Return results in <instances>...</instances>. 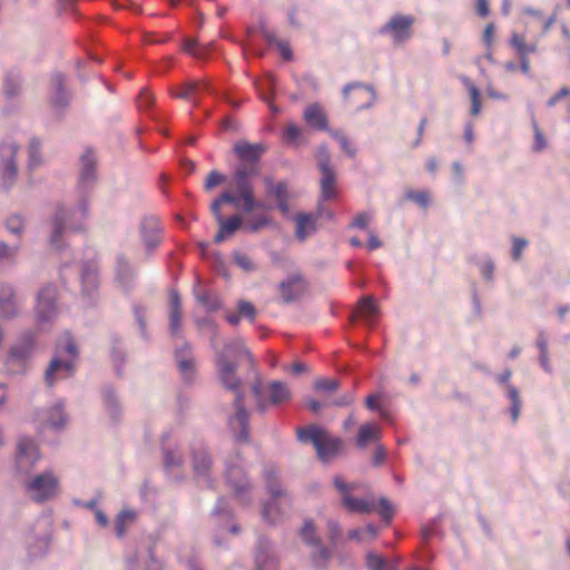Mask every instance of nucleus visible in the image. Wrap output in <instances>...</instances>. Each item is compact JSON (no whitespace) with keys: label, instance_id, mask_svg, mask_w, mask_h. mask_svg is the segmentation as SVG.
<instances>
[{"label":"nucleus","instance_id":"69168bd1","mask_svg":"<svg viewBox=\"0 0 570 570\" xmlns=\"http://www.w3.org/2000/svg\"><path fill=\"white\" fill-rule=\"evenodd\" d=\"M334 137L337 139L343 151H345L350 157L355 156V149L353 148L346 136L336 132Z\"/></svg>","mask_w":570,"mask_h":570},{"label":"nucleus","instance_id":"680f3d73","mask_svg":"<svg viewBox=\"0 0 570 570\" xmlns=\"http://www.w3.org/2000/svg\"><path fill=\"white\" fill-rule=\"evenodd\" d=\"M533 129H534V145H533V149L535 151H541L543 150L546 147H547V140L542 134V131L540 130L538 124L535 120H533Z\"/></svg>","mask_w":570,"mask_h":570},{"label":"nucleus","instance_id":"bb28decb","mask_svg":"<svg viewBox=\"0 0 570 570\" xmlns=\"http://www.w3.org/2000/svg\"><path fill=\"white\" fill-rule=\"evenodd\" d=\"M40 422L43 428L59 429L66 423V415L62 404H56L40 415Z\"/></svg>","mask_w":570,"mask_h":570},{"label":"nucleus","instance_id":"8fccbe9b","mask_svg":"<svg viewBox=\"0 0 570 570\" xmlns=\"http://www.w3.org/2000/svg\"><path fill=\"white\" fill-rule=\"evenodd\" d=\"M196 299L208 311H217L222 306L219 299L216 296L210 295L209 293L196 294Z\"/></svg>","mask_w":570,"mask_h":570},{"label":"nucleus","instance_id":"5701e85b","mask_svg":"<svg viewBox=\"0 0 570 570\" xmlns=\"http://www.w3.org/2000/svg\"><path fill=\"white\" fill-rule=\"evenodd\" d=\"M181 301L176 291L169 294V328L173 335H177L181 326Z\"/></svg>","mask_w":570,"mask_h":570},{"label":"nucleus","instance_id":"412c9836","mask_svg":"<svg viewBox=\"0 0 570 570\" xmlns=\"http://www.w3.org/2000/svg\"><path fill=\"white\" fill-rule=\"evenodd\" d=\"M235 154L242 159L243 164L256 165L264 153V147L259 144H250L246 140H239L234 147Z\"/></svg>","mask_w":570,"mask_h":570},{"label":"nucleus","instance_id":"a18cd8bd","mask_svg":"<svg viewBox=\"0 0 570 570\" xmlns=\"http://www.w3.org/2000/svg\"><path fill=\"white\" fill-rule=\"evenodd\" d=\"M314 390L317 392H323L326 394H331L337 391L340 387V382L335 379H323L320 377L314 382Z\"/></svg>","mask_w":570,"mask_h":570},{"label":"nucleus","instance_id":"a211bd4d","mask_svg":"<svg viewBox=\"0 0 570 570\" xmlns=\"http://www.w3.org/2000/svg\"><path fill=\"white\" fill-rule=\"evenodd\" d=\"M266 195L275 199L278 209L287 215L289 213L287 185L284 181L277 184L271 177L264 178Z\"/></svg>","mask_w":570,"mask_h":570},{"label":"nucleus","instance_id":"6e6d98bb","mask_svg":"<svg viewBox=\"0 0 570 570\" xmlns=\"http://www.w3.org/2000/svg\"><path fill=\"white\" fill-rule=\"evenodd\" d=\"M20 81L18 75H8L4 81V91L11 97L16 95L19 90Z\"/></svg>","mask_w":570,"mask_h":570},{"label":"nucleus","instance_id":"6ab92c4d","mask_svg":"<svg viewBox=\"0 0 570 570\" xmlns=\"http://www.w3.org/2000/svg\"><path fill=\"white\" fill-rule=\"evenodd\" d=\"M140 233L148 250L157 247L161 242V227L156 217H146L140 225Z\"/></svg>","mask_w":570,"mask_h":570},{"label":"nucleus","instance_id":"2eb2a0df","mask_svg":"<svg viewBox=\"0 0 570 570\" xmlns=\"http://www.w3.org/2000/svg\"><path fill=\"white\" fill-rule=\"evenodd\" d=\"M301 537L306 544L315 549L313 552L314 564L320 568L324 567L328 560L330 553L320 544V540L315 533V527L312 522L307 521L304 523V527L301 530Z\"/></svg>","mask_w":570,"mask_h":570},{"label":"nucleus","instance_id":"b1692460","mask_svg":"<svg viewBox=\"0 0 570 570\" xmlns=\"http://www.w3.org/2000/svg\"><path fill=\"white\" fill-rule=\"evenodd\" d=\"M227 481L234 489L235 493L243 499V494L249 488V483L243 472V469L238 465H227Z\"/></svg>","mask_w":570,"mask_h":570},{"label":"nucleus","instance_id":"7c9ffc66","mask_svg":"<svg viewBox=\"0 0 570 570\" xmlns=\"http://www.w3.org/2000/svg\"><path fill=\"white\" fill-rule=\"evenodd\" d=\"M35 346V334L32 332L24 333L20 342L10 350V360H24L30 355Z\"/></svg>","mask_w":570,"mask_h":570},{"label":"nucleus","instance_id":"37998d69","mask_svg":"<svg viewBox=\"0 0 570 570\" xmlns=\"http://www.w3.org/2000/svg\"><path fill=\"white\" fill-rule=\"evenodd\" d=\"M463 82L471 98V115L476 116L481 111L480 91L468 78H463Z\"/></svg>","mask_w":570,"mask_h":570},{"label":"nucleus","instance_id":"052dcab7","mask_svg":"<svg viewBox=\"0 0 570 570\" xmlns=\"http://www.w3.org/2000/svg\"><path fill=\"white\" fill-rule=\"evenodd\" d=\"M225 180V177L217 170H212L205 181V189L210 190L214 187L220 185Z\"/></svg>","mask_w":570,"mask_h":570},{"label":"nucleus","instance_id":"864d4df0","mask_svg":"<svg viewBox=\"0 0 570 570\" xmlns=\"http://www.w3.org/2000/svg\"><path fill=\"white\" fill-rule=\"evenodd\" d=\"M316 159H317V166H318L320 170H326V169L333 168L331 166V156H330L328 149L325 146H321L318 148Z\"/></svg>","mask_w":570,"mask_h":570},{"label":"nucleus","instance_id":"393cba45","mask_svg":"<svg viewBox=\"0 0 570 570\" xmlns=\"http://www.w3.org/2000/svg\"><path fill=\"white\" fill-rule=\"evenodd\" d=\"M317 217L312 214H298L295 217V235L299 240H305L316 232Z\"/></svg>","mask_w":570,"mask_h":570},{"label":"nucleus","instance_id":"3c124183","mask_svg":"<svg viewBox=\"0 0 570 570\" xmlns=\"http://www.w3.org/2000/svg\"><path fill=\"white\" fill-rule=\"evenodd\" d=\"M18 250L19 246H9L3 240H0V264L13 262Z\"/></svg>","mask_w":570,"mask_h":570},{"label":"nucleus","instance_id":"bf43d9fd","mask_svg":"<svg viewBox=\"0 0 570 570\" xmlns=\"http://www.w3.org/2000/svg\"><path fill=\"white\" fill-rule=\"evenodd\" d=\"M164 460L166 468L178 466L183 462L181 455L174 450H165Z\"/></svg>","mask_w":570,"mask_h":570},{"label":"nucleus","instance_id":"c03bdc74","mask_svg":"<svg viewBox=\"0 0 570 570\" xmlns=\"http://www.w3.org/2000/svg\"><path fill=\"white\" fill-rule=\"evenodd\" d=\"M200 87L199 82L187 81L181 86L179 91L173 92V96L184 100H191L197 94L198 88Z\"/></svg>","mask_w":570,"mask_h":570},{"label":"nucleus","instance_id":"6e6552de","mask_svg":"<svg viewBox=\"0 0 570 570\" xmlns=\"http://www.w3.org/2000/svg\"><path fill=\"white\" fill-rule=\"evenodd\" d=\"M19 151L18 142L12 138L4 139L0 145V184L10 189L17 181Z\"/></svg>","mask_w":570,"mask_h":570},{"label":"nucleus","instance_id":"7ed1b4c3","mask_svg":"<svg viewBox=\"0 0 570 570\" xmlns=\"http://www.w3.org/2000/svg\"><path fill=\"white\" fill-rule=\"evenodd\" d=\"M259 173L258 166L253 164H242L236 168L232 179V186L238 198V207H243L246 213H250L256 208L271 209L272 207L265 202H256L254 197V187L252 179Z\"/></svg>","mask_w":570,"mask_h":570},{"label":"nucleus","instance_id":"603ef678","mask_svg":"<svg viewBox=\"0 0 570 570\" xmlns=\"http://www.w3.org/2000/svg\"><path fill=\"white\" fill-rule=\"evenodd\" d=\"M272 224V219L266 215L253 216L248 219L246 228L250 232H258L259 229Z\"/></svg>","mask_w":570,"mask_h":570},{"label":"nucleus","instance_id":"5fc2aeb1","mask_svg":"<svg viewBox=\"0 0 570 570\" xmlns=\"http://www.w3.org/2000/svg\"><path fill=\"white\" fill-rule=\"evenodd\" d=\"M184 50L196 58H203L207 48L199 46L196 40L189 39L185 42Z\"/></svg>","mask_w":570,"mask_h":570},{"label":"nucleus","instance_id":"9b49d317","mask_svg":"<svg viewBox=\"0 0 570 570\" xmlns=\"http://www.w3.org/2000/svg\"><path fill=\"white\" fill-rule=\"evenodd\" d=\"M59 490L58 479L52 472L40 473L26 483L29 498L36 502H43L53 498Z\"/></svg>","mask_w":570,"mask_h":570},{"label":"nucleus","instance_id":"4468645a","mask_svg":"<svg viewBox=\"0 0 570 570\" xmlns=\"http://www.w3.org/2000/svg\"><path fill=\"white\" fill-rule=\"evenodd\" d=\"M412 16H394L380 30L381 33H391L395 43H403L412 37Z\"/></svg>","mask_w":570,"mask_h":570},{"label":"nucleus","instance_id":"49530a36","mask_svg":"<svg viewBox=\"0 0 570 570\" xmlns=\"http://www.w3.org/2000/svg\"><path fill=\"white\" fill-rule=\"evenodd\" d=\"M49 547V533L45 531L35 544L29 543V554L33 558L46 553Z\"/></svg>","mask_w":570,"mask_h":570},{"label":"nucleus","instance_id":"20e7f679","mask_svg":"<svg viewBox=\"0 0 570 570\" xmlns=\"http://www.w3.org/2000/svg\"><path fill=\"white\" fill-rule=\"evenodd\" d=\"M264 476L272 500L264 505L262 515L265 521L276 523L289 508L291 500L278 482L276 469L267 468Z\"/></svg>","mask_w":570,"mask_h":570},{"label":"nucleus","instance_id":"4c0bfd02","mask_svg":"<svg viewBox=\"0 0 570 570\" xmlns=\"http://www.w3.org/2000/svg\"><path fill=\"white\" fill-rule=\"evenodd\" d=\"M137 514L131 509H122L116 518V533L122 538L126 533L127 525L132 523Z\"/></svg>","mask_w":570,"mask_h":570},{"label":"nucleus","instance_id":"4d7b16f0","mask_svg":"<svg viewBox=\"0 0 570 570\" xmlns=\"http://www.w3.org/2000/svg\"><path fill=\"white\" fill-rule=\"evenodd\" d=\"M510 43L517 50L519 56L524 55V50L527 48L524 35L513 32L510 38Z\"/></svg>","mask_w":570,"mask_h":570},{"label":"nucleus","instance_id":"c9c22d12","mask_svg":"<svg viewBox=\"0 0 570 570\" xmlns=\"http://www.w3.org/2000/svg\"><path fill=\"white\" fill-rule=\"evenodd\" d=\"M52 87L55 88V94L52 96V104L56 107H63L68 104V94L63 89L65 77L60 73H57L51 79Z\"/></svg>","mask_w":570,"mask_h":570},{"label":"nucleus","instance_id":"09e8293b","mask_svg":"<svg viewBox=\"0 0 570 570\" xmlns=\"http://www.w3.org/2000/svg\"><path fill=\"white\" fill-rule=\"evenodd\" d=\"M234 261L236 265L242 268L244 272H253L257 268L254 261L245 253L242 252H235L234 253Z\"/></svg>","mask_w":570,"mask_h":570},{"label":"nucleus","instance_id":"774afa93","mask_svg":"<svg viewBox=\"0 0 570 570\" xmlns=\"http://www.w3.org/2000/svg\"><path fill=\"white\" fill-rule=\"evenodd\" d=\"M371 219L372 216L368 213H361L354 218L352 226L362 229L366 228Z\"/></svg>","mask_w":570,"mask_h":570},{"label":"nucleus","instance_id":"de8ad7c7","mask_svg":"<svg viewBox=\"0 0 570 570\" xmlns=\"http://www.w3.org/2000/svg\"><path fill=\"white\" fill-rule=\"evenodd\" d=\"M507 390H508V396H509V399L511 401V416H512V421L517 422V420L519 417V414H520V409H521V400H520V396H519V392L512 385H508Z\"/></svg>","mask_w":570,"mask_h":570},{"label":"nucleus","instance_id":"2f4dec72","mask_svg":"<svg viewBox=\"0 0 570 570\" xmlns=\"http://www.w3.org/2000/svg\"><path fill=\"white\" fill-rule=\"evenodd\" d=\"M304 118L314 128L324 130L327 127L326 115L318 104L307 106L304 110Z\"/></svg>","mask_w":570,"mask_h":570},{"label":"nucleus","instance_id":"39448f33","mask_svg":"<svg viewBox=\"0 0 570 570\" xmlns=\"http://www.w3.org/2000/svg\"><path fill=\"white\" fill-rule=\"evenodd\" d=\"M87 216V205L80 200L78 206L69 210L63 206H58L52 220L51 245L60 248L59 237H63L68 232H75L82 228V220Z\"/></svg>","mask_w":570,"mask_h":570},{"label":"nucleus","instance_id":"13d9d810","mask_svg":"<svg viewBox=\"0 0 570 570\" xmlns=\"http://www.w3.org/2000/svg\"><path fill=\"white\" fill-rule=\"evenodd\" d=\"M238 314L253 321L256 316V308L252 303L247 301H239Z\"/></svg>","mask_w":570,"mask_h":570},{"label":"nucleus","instance_id":"58836bf2","mask_svg":"<svg viewBox=\"0 0 570 570\" xmlns=\"http://www.w3.org/2000/svg\"><path fill=\"white\" fill-rule=\"evenodd\" d=\"M116 277L122 285H127L134 277V271L124 256L117 258Z\"/></svg>","mask_w":570,"mask_h":570},{"label":"nucleus","instance_id":"1a4fd4ad","mask_svg":"<svg viewBox=\"0 0 570 570\" xmlns=\"http://www.w3.org/2000/svg\"><path fill=\"white\" fill-rule=\"evenodd\" d=\"M57 298L58 291L55 285L48 284L40 288L36 297L35 306L38 326L50 325L56 321L59 314Z\"/></svg>","mask_w":570,"mask_h":570},{"label":"nucleus","instance_id":"f257e3e1","mask_svg":"<svg viewBox=\"0 0 570 570\" xmlns=\"http://www.w3.org/2000/svg\"><path fill=\"white\" fill-rule=\"evenodd\" d=\"M246 357L253 362L252 354L242 340H234L226 344L223 351L216 352V367L222 384L235 392L234 406L235 415L229 417V426L236 433L238 441L248 440V413L243 405V395L238 391L240 381L236 376L237 361Z\"/></svg>","mask_w":570,"mask_h":570},{"label":"nucleus","instance_id":"0e129e2a","mask_svg":"<svg viewBox=\"0 0 570 570\" xmlns=\"http://www.w3.org/2000/svg\"><path fill=\"white\" fill-rule=\"evenodd\" d=\"M406 197L417 203L422 207H426L430 203V196L425 191H409Z\"/></svg>","mask_w":570,"mask_h":570},{"label":"nucleus","instance_id":"f03ea898","mask_svg":"<svg viewBox=\"0 0 570 570\" xmlns=\"http://www.w3.org/2000/svg\"><path fill=\"white\" fill-rule=\"evenodd\" d=\"M78 348L69 333H65L58 341L55 356L51 360L45 380L52 386L58 380L70 377L75 371V362L78 358Z\"/></svg>","mask_w":570,"mask_h":570},{"label":"nucleus","instance_id":"9d476101","mask_svg":"<svg viewBox=\"0 0 570 570\" xmlns=\"http://www.w3.org/2000/svg\"><path fill=\"white\" fill-rule=\"evenodd\" d=\"M335 489L340 492L343 507L350 512L370 513L375 509V501L371 497L368 499H357L352 495L360 487L358 483H347L341 475L333 479Z\"/></svg>","mask_w":570,"mask_h":570},{"label":"nucleus","instance_id":"a878e982","mask_svg":"<svg viewBox=\"0 0 570 570\" xmlns=\"http://www.w3.org/2000/svg\"><path fill=\"white\" fill-rule=\"evenodd\" d=\"M176 361L184 379L190 381L195 373V361L188 345L176 351Z\"/></svg>","mask_w":570,"mask_h":570},{"label":"nucleus","instance_id":"cd10ccee","mask_svg":"<svg viewBox=\"0 0 570 570\" xmlns=\"http://www.w3.org/2000/svg\"><path fill=\"white\" fill-rule=\"evenodd\" d=\"M219 229L214 238L215 243H222L226 238L233 236L243 224V218L239 215H234L227 219L223 218L217 222Z\"/></svg>","mask_w":570,"mask_h":570},{"label":"nucleus","instance_id":"72a5a7b5","mask_svg":"<svg viewBox=\"0 0 570 570\" xmlns=\"http://www.w3.org/2000/svg\"><path fill=\"white\" fill-rule=\"evenodd\" d=\"M381 428L376 423H366L361 425L356 443L360 448H365L370 442L381 439Z\"/></svg>","mask_w":570,"mask_h":570},{"label":"nucleus","instance_id":"f3484780","mask_svg":"<svg viewBox=\"0 0 570 570\" xmlns=\"http://www.w3.org/2000/svg\"><path fill=\"white\" fill-rule=\"evenodd\" d=\"M19 315V298L12 285H0V317L12 320Z\"/></svg>","mask_w":570,"mask_h":570},{"label":"nucleus","instance_id":"4be33fe9","mask_svg":"<svg viewBox=\"0 0 570 570\" xmlns=\"http://www.w3.org/2000/svg\"><path fill=\"white\" fill-rule=\"evenodd\" d=\"M256 570H276V559L272 553V546L267 540L258 542L255 554Z\"/></svg>","mask_w":570,"mask_h":570},{"label":"nucleus","instance_id":"f704fd0d","mask_svg":"<svg viewBox=\"0 0 570 570\" xmlns=\"http://www.w3.org/2000/svg\"><path fill=\"white\" fill-rule=\"evenodd\" d=\"M80 281L86 294L89 295L94 292L98 286L97 267L94 264H85L81 268Z\"/></svg>","mask_w":570,"mask_h":570},{"label":"nucleus","instance_id":"ea45409f","mask_svg":"<svg viewBox=\"0 0 570 570\" xmlns=\"http://www.w3.org/2000/svg\"><path fill=\"white\" fill-rule=\"evenodd\" d=\"M365 563L368 570H396L384 557L373 551L366 553Z\"/></svg>","mask_w":570,"mask_h":570},{"label":"nucleus","instance_id":"e433bc0d","mask_svg":"<svg viewBox=\"0 0 570 570\" xmlns=\"http://www.w3.org/2000/svg\"><path fill=\"white\" fill-rule=\"evenodd\" d=\"M225 203L233 204L234 206L238 207V198L234 194H232L230 191L223 193L210 205V210L217 222L224 218L222 215V205Z\"/></svg>","mask_w":570,"mask_h":570},{"label":"nucleus","instance_id":"dca6fc26","mask_svg":"<svg viewBox=\"0 0 570 570\" xmlns=\"http://www.w3.org/2000/svg\"><path fill=\"white\" fill-rule=\"evenodd\" d=\"M278 289L282 302L289 304L305 294L307 284L301 275H292L279 283Z\"/></svg>","mask_w":570,"mask_h":570},{"label":"nucleus","instance_id":"473e14b6","mask_svg":"<svg viewBox=\"0 0 570 570\" xmlns=\"http://www.w3.org/2000/svg\"><path fill=\"white\" fill-rule=\"evenodd\" d=\"M321 191L322 198L325 200L336 197V175L334 169L321 170Z\"/></svg>","mask_w":570,"mask_h":570},{"label":"nucleus","instance_id":"ddd939ff","mask_svg":"<svg viewBox=\"0 0 570 570\" xmlns=\"http://www.w3.org/2000/svg\"><path fill=\"white\" fill-rule=\"evenodd\" d=\"M343 95L354 106L355 110L370 108L376 99L374 89L360 82L345 86Z\"/></svg>","mask_w":570,"mask_h":570},{"label":"nucleus","instance_id":"f8f14e48","mask_svg":"<svg viewBox=\"0 0 570 570\" xmlns=\"http://www.w3.org/2000/svg\"><path fill=\"white\" fill-rule=\"evenodd\" d=\"M39 460L38 446L32 439L21 436L17 443L16 470L28 474Z\"/></svg>","mask_w":570,"mask_h":570},{"label":"nucleus","instance_id":"0eeeda50","mask_svg":"<svg viewBox=\"0 0 570 570\" xmlns=\"http://www.w3.org/2000/svg\"><path fill=\"white\" fill-rule=\"evenodd\" d=\"M253 393L256 399L257 409L265 412L272 405H281L291 399L288 386L281 381H272L264 384L257 381L253 384Z\"/></svg>","mask_w":570,"mask_h":570},{"label":"nucleus","instance_id":"423d86ee","mask_svg":"<svg viewBox=\"0 0 570 570\" xmlns=\"http://www.w3.org/2000/svg\"><path fill=\"white\" fill-rule=\"evenodd\" d=\"M297 436L302 442L313 443L318 458L324 462L333 460L338 454L342 446V440L340 438L331 436L325 430L318 426L299 429Z\"/></svg>","mask_w":570,"mask_h":570},{"label":"nucleus","instance_id":"a19ab883","mask_svg":"<svg viewBox=\"0 0 570 570\" xmlns=\"http://www.w3.org/2000/svg\"><path fill=\"white\" fill-rule=\"evenodd\" d=\"M40 147L41 144L38 139L32 138L30 140L28 146V168L30 170L35 169L41 164Z\"/></svg>","mask_w":570,"mask_h":570},{"label":"nucleus","instance_id":"79ce46f5","mask_svg":"<svg viewBox=\"0 0 570 570\" xmlns=\"http://www.w3.org/2000/svg\"><path fill=\"white\" fill-rule=\"evenodd\" d=\"M4 226L12 235L21 236L24 232L26 224L22 216L13 214L7 218Z\"/></svg>","mask_w":570,"mask_h":570},{"label":"nucleus","instance_id":"c85d7f7f","mask_svg":"<svg viewBox=\"0 0 570 570\" xmlns=\"http://www.w3.org/2000/svg\"><path fill=\"white\" fill-rule=\"evenodd\" d=\"M191 453L195 473L198 476H207L212 469V460L207 451L202 446H194Z\"/></svg>","mask_w":570,"mask_h":570},{"label":"nucleus","instance_id":"aec40b11","mask_svg":"<svg viewBox=\"0 0 570 570\" xmlns=\"http://www.w3.org/2000/svg\"><path fill=\"white\" fill-rule=\"evenodd\" d=\"M96 179V158L91 150H86L80 159L79 187L86 189Z\"/></svg>","mask_w":570,"mask_h":570},{"label":"nucleus","instance_id":"e2e57ef3","mask_svg":"<svg viewBox=\"0 0 570 570\" xmlns=\"http://www.w3.org/2000/svg\"><path fill=\"white\" fill-rule=\"evenodd\" d=\"M105 403H106V406L109 411V413L111 414V416H116V414L118 413V404H117V399H116V395L112 391L110 390H107L105 392Z\"/></svg>","mask_w":570,"mask_h":570},{"label":"nucleus","instance_id":"c756f323","mask_svg":"<svg viewBox=\"0 0 570 570\" xmlns=\"http://www.w3.org/2000/svg\"><path fill=\"white\" fill-rule=\"evenodd\" d=\"M356 313L366 324L373 325L379 315V306L372 296H364L358 302Z\"/></svg>","mask_w":570,"mask_h":570},{"label":"nucleus","instance_id":"338daca9","mask_svg":"<svg viewBox=\"0 0 570 570\" xmlns=\"http://www.w3.org/2000/svg\"><path fill=\"white\" fill-rule=\"evenodd\" d=\"M513 247H512V257L514 261H519L522 254V250L528 245V242L523 238L513 237Z\"/></svg>","mask_w":570,"mask_h":570}]
</instances>
